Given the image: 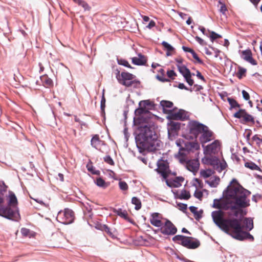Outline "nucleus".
<instances>
[{
    "instance_id": "obj_6",
    "label": "nucleus",
    "mask_w": 262,
    "mask_h": 262,
    "mask_svg": "<svg viewBox=\"0 0 262 262\" xmlns=\"http://www.w3.org/2000/svg\"><path fill=\"white\" fill-rule=\"evenodd\" d=\"M56 219L58 222L63 224H69L74 220V214L73 211L69 209L58 212Z\"/></svg>"
},
{
    "instance_id": "obj_49",
    "label": "nucleus",
    "mask_w": 262,
    "mask_h": 262,
    "mask_svg": "<svg viewBox=\"0 0 262 262\" xmlns=\"http://www.w3.org/2000/svg\"><path fill=\"white\" fill-rule=\"evenodd\" d=\"M194 59H195L199 63H202L203 61L200 59V58L198 57V55L195 53L194 51H193L191 53Z\"/></svg>"
},
{
    "instance_id": "obj_53",
    "label": "nucleus",
    "mask_w": 262,
    "mask_h": 262,
    "mask_svg": "<svg viewBox=\"0 0 262 262\" xmlns=\"http://www.w3.org/2000/svg\"><path fill=\"white\" fill-rule=\"evenodd\" d=\"M199 29L202 32V33L207 36H208V34L206 32V29L204 27L202 26H199Z\"/></svg>"
},
{
    "instance_id": "obj_21",
    "label": "nucleus",
    "mask_w": 262,
    "mask_h": 262,
    "mask_svg": "<svg viewBox=\"0 0 262 262\" xmlns=\"http://www.w3.org/2000/svg\"><path fill=\"white\" fill-rule=\"evenodd\" d=\"M150 223L154 226L160 227L162 226V223L159 217V214L157 213H153L150 219Z\"/></svg>"
},
{
    "instance_id": "obj_17",
    "label": "nucleus",
    "mask_w": 262,
    "mask_h": 262,
    "mask_svg": "<svg viewBox=\"0 0 262 262\" xmlns=\"http://www.w3.org/2000/svg\"><path fill=\"white\" fill-rule=\"evenodd\" d=\"M167 186L169 187L178 188L181 186L182 182L184 181L182 177H175L172 179H165Z\"/></svg>"
},
{
    "instance_id": "obj_10",
    "label": "nucleus",
    "mask_w": 262,
    "mask_h": 262,
    "mask_svg": "<svg viewBox=\"0 0 262 262\" xmlns=\"http://www.w3.org/2000/svg\"><path fill=\"white\" fill-rule=\"evenodd\" d=\"M234 117L240 119L241 122L243 124L247 123H254V118L250 114H248L244 110H239L234 114Z\"/></svg>"
},
{
    "instance_id": "obj_2",
    "label": "nucleus",
    "mask_w": 262,
    "mask_h": 262,
    "mask_svg": "<svg viewBox=\"0 0 262 262\" xmlns=\"http://www.w3.org/2000/svg\"><path fill=\"white\" fill-rule=\"evenodd\" d=\"M139 133L136 137L137 147L140 152L145 150L154 151L161 146V142L153 128L147 125L141 126Z\"/></svg>"
},
{
    "instance_id": "obj_39",
    "label": "nucleus",
    "mask_w": 262,
    "mask_h": 262,
    "mask_svg": "<svg viewBox=\"0 0 262 262\" xmlns=\"http://www.w3.org/2000/svg\"><path fill=\"white\" fill-rule=\"evenodd\" d=\"M229 103L232 108L239 107V105L237 102L234 99L228 98Z\"/></svg>"
},
{
    "instance_id": "obj_60",
    "label": "nucleus",
    "mask_w": 262,
    "mask_h": 262,
    "mask_svg": "<svg viewBox=\"0 0 262 262\" xmlns=\"http://www.w3.org/2000/svg\"><path fill=\"white\" fill-rule=\"evenodd\" d=\"M205 52L208 55H212V52L207 48H205Z\"/></svg>"
},
{
    "instance_id": "obj_44",
    "label": "nucleus",
    "mask_w": 262,
    "mask_h": 262,
    "mask_svg": "<svg viewBox=\"0 0 262 262\" xmlns=\"http://www.w3.org/2000/svg\"><path fill=\"white\" fill-rule=\"evenodd\" d=\"M118 63L120 65H122L126 67H130L128 62L124 59H118Z\"/></svg>"
},
{
    "instance_id": "obj_63",
    "label": "nucleus",
    "mask_w": 262,
    "mask_h": 262,
    "mask_svg": "<svg viewBox=\"0 0 262 262\" xmlns=\"http://www.w3.org/2000/svg\"><path fill=\"white\" fill-rule=\"evenodd\" d=\"M143 19L144 21L147 22L149 20V17L147 16H143Z\"/></svg>"
},
{
    "instance_id": "obj_50",
    "label": "nucleus",
    "mask_w": 262,
    "mask_h": 262,
    "mask_svg": "<svg viewBox=\"0 0 262 262\" xmlns=\"http://www.w3.org/2000/svg\"><path fill=\"white\" fill-rule=\"evenodd\" d=\"M167 76L171 78H173V77L176 75L175 72L173 70L168 71L167 72Z\"/></svg>"
},
{
    "instance_id": "obj_40",
    "label": "nucleus",
    "mask_w": 262,
    "mask_h": 262,
    "mask_svg": "<svg viewBox=\"0 0 262 262\" xmlns=\"http://www.w3.org/2000/svg\"><path fill=\"white\" fill-rule=\"evenodd\" d=\"M105 103V99L104 97V90H103V93H102V98L101 100V106H100L101 111L102 112H103L104 111Z\"/></svg>"
},
{
    "instance_id": "obj_32",
    "label": "nucleus",
    "mask_w": 262,
    "mask_h": 262,
    "mask_svg": "<svg viewBox=\"0 0 262 262\" xmlns=\"http://www.w3.org/2000/svg\"><path fill=\"white\" fill-rule=\"evenodd\" d=\"M17 203V201L16 196L14 194L12 193L9 195V204L15 206Z\"/></svg>"
},
{
    "instance_id": "obj_47",
    "label": "nucleus",
    "mask_w": 262,
    "mask_h": 262,
    "mask_svg": "<svg viewBox=\"0 0 262 262\" xmlns=\"http://www.w3.org/2000/svg\"><path fill=\"white\" fill-rule=\"evenodd\" d=\"M193 185L196 187H199L200 188H202L203 187V184L198 179H195L194 180V182Z\"/></svg>"
},
{
    "instance_id": "obj_30",
    "label": "nucleus",
    "mask_w": 262,
    "mask_h": 262,
    "mask_svg": "<svg viewBox=\"0 0 262 262\" xmlns=\"http://www.w3.org/2000/svg\"><path fill=\"white\" fill-rule=\"evenodd\" d=\"M213 172L210 169L202 170L200 171L201 177L204 178H207L212 176Z\"/></svg>"
},
{
    "instance_id": "obj_22",
    "label": "nucleus",
    "mask_w": 262,
    "mask_h": 262,
    "mask_svg": "<svg viewBox=\"0 0 262 262\" xmlns=\"http://www.w3.org/2000/svg\"><path fill=\"white\" fill-rule=\"evenodd\" d=\"M103 144V142L99 140L98 135H95V136H94L91 140L92 146L97 149H100V146Z\"/></svg>"
},
{
    "instance_id": "obj_29",
    "label": "nucleus",
    "mask_w": 262,
    "mask_h": 262,
    "mask_svg": "<svg viewBox=\"0 0 262 262\" xmlns=\"http://www.w3.org/2000/svg\"><path fill=\"white\" fill-rule=\"evenodd\" d=\"M132 203L135 205V209L139 210L141 207V203L140 200L137 197H133L132 199Z\"/></svg>"
},
{
    "instance_id": "obj_38",
    "label": "nucleus",
    "mask_w": 262,
    "mask_h": 262,
    "mask_svg": "<svg viewBox=\"0 0 262 262\" xmlns=\"http://www.w3.org/2000/svg\"><path fill=\"white\" fill-rule=\"evenodd\" d=\"M119 187L122 190H127L128 189V185L127 183L124 181H119Z\"/></svg>"
},
{
    "instance_id": "obj_3",
    "label": "nucleus",
    "mask_w": 262,
    "mask_h": 262,
    "mask_svg": "<svg viewBox=\"0 0 262 262\" xmlns=\"http://www.w3.org/2000/svg\"><path fill=\"white\" fill-rule=\"evenodd\" d=\"M204 154L205 156L202 158V161L205 164L211 165L217 172H221L227 167L225 160L220 161L216 157L211 156L217 154L221 149V142L216 140L212 143L206 146L203 145Z\"/></svg>"
},
{
    "instance_id": "obj_57",
    "label": "nucleus",
    "mask_w": 262,
    "mask_h": 262,
    "mask_svg": "<svg viewBox=\"0 0 262 262\" xmlns=\"http://www.w3.org/2000/svg\"><path fill=\"white\" fill-rule=\"evenodd\" d=\"M178 88L180 89H185V90H188V89H187L185 85H184V84L183 83H179V85H178Z\"/></svg>"
},
{
    "instance_id": "obj_14",
    "label": "nucleus",
    "mask_w": 262,
    "mask_h": 262,
    "mask_svg": "<svg viewBox=\"0 0 262 262\" xmlns=\"http://www.w3.org/2000/svg\"><path fill=\"white\" fill-rule=\"evenodd\" d=\"M161 227V232L165 235H173L177 231L174 225L169 220H167L165 224Z\"/></svg>"
},
{
    "instance_id": "obj_35",
    "label": "nucleus",
    "mask_w": 262,
    "mask_h": 262,
    "mask_svg": "<svg viewBox=\"0 0 262 262\" xmlns=\"http://www.w3.org/2000/svg\"><path fill=\"white\" fill-rule=\"evenodd\" d=\"M190 195L189 192L185 190H182L180 194V199L187 200L190 198Z\"/></svg>"
},
{
    "instance_id": "obj_16",
    "label": "nucleus",
    "mask_w": 262,
    "mask_h": 262,
    "mask_svg": "<svg viewBox=\"0 0 262 262\" xmlns=\"http://www.w3.org/2000/svg\"><path fill=\"white\" fill-rule=\"evenodd\" d=\"M4 213L6 218L13 221H17L20 218V215L17 208H15L14 210L10 208H7L4 211Z\"/></svg>"
},
{
    "instance_id": "obj_31",
    "label": "nucleus",
    "mask_w": 262,
    "mask_h": 262,
    "mask_svg": "<svg viewBox=\"0 0 262 262\" xmlns=\"http://www.w3.org/2000/svg\"><path fill=\"white\" fill-rule=\"evenodd\" d=\"M21 234L25 236L29 237H31L33 236L34 233L31 231L29 229L25 228H23L21 229Z\"/></svg>"
},
{
    "instance_id": "obj_4",
    "label": "nucleus",
    "mask_w": 262,
    "mask_h": 262,
    "mask_svg": "<svg viewBox=\"0 0 262 262\" xmlns=\"http://www.w3.org/2000/svg\"><path fill=\"white\" fill-rule=\"evenodd\" d=\"M160 105L162 107L163 111L165 113H169V118L175 120H184L186 117L185 112L183 110H180L178 112L171 113L173 103L171 101L162 100L160 102Z\"/></svg>"
},
{
    "instance_id": "obj_18",
    "label": "nucleus",
    "mask_w": 262,
    "mask_h": 262,
    "mask_svg": "<svg viewBox=\"0 0 262 262\" xmlns=\"http://www.w3.org/2000/svg\"><path fill=\"white\" fill-rule=\"evenodd\" d=\"M181 244L185 247L191 249H195L199 246V242L192 241L190 237L186 236Z\"/></svg>"
},
{
    "instance_id": "obj_45",
    "label": "nucleus",
    "mask_w": 262,
    "mask_h": 262,
    "mask_svg": "<svg viewBox=\"0 0 262 262\" xmlns=\"http://www.w3.org/2000/svg\"><path fill=\"white\" fill-rule=\"evenodd\" d=\"M104 160L105 162L109 164L110 165H114V161L112 158L109 156H106L104 158Z\"/></svg>"
},
{
    "instance_id": "obj_56",
    "label": "nucleus",
    "mask_w": 262,
    "mask_h": 262,
    "mask_svg": "<svg viewBox=\"0 0 262 262\" xmlns=\"http://www.w3.org/2000/svg\"><path fill=\"white\" fill-rule=\"evenodd\" d=\"M227 9L225 5H222L220 8V12L224 14Z\"/></svg>"
},
{
    "instance_id": "obj_62",
    "label": "nucleus",
    "mask_w": 262,
    "mask_h": 262,
    "mask_svg": "<svg viewBox=\"0 0 262 262\" xmlns=\"http://www.w3.org/2000/svg\"><path fill=\"white\" fill-rule=\"evenodd\" d=\"M58 178L57 179H59L61 182L63 181V175L60 173H59L58 174Z\"/></svg>"
},
{
    "instance_id": "obj_34",
    "label": "nucleus",
    "mask_w": 262,
    "mask_h": 262,
    "mask_svg": "<svg viewBox=\"0 0 262 262\" xmlns=\"http://www.w3.org/2000/svg\"><path fill=\"white\" fill-rule=\"evenodd\" d=\"M208 31L210 33V35L209 37H210V39L212 42H213L215 39L217 38L222 37L221 35L216 33L214 31H210L209 30H208Z\"/></svg>"
},
{
    "instance_id": "obj_46",
    "label": "nucleus",
    "mask_w": 262,
    "mask_h": 262,
    "mask_svg": "<svg viewBox=\"0 0 262 262\" xmlns=\"http://www.w3.org/2000/svg\"><path fill=\"white\" fill-rule=\"evenodd\" d=\"M195 39L196 41L201 46H204L206 44V42L199 36H195Z\"/></svg>"
},
{
    "instance_id": "obj_43",
    "label": "nucleus",
    "mask_w": 262,
    "mask_h": 262,
    "mask_svg": "<svg viewBox=\"0 0 262 262\" xmlns=\"http://www.w3.org/2000/svg\"><path fill=\"white\" fill-rule=\"evenodd\" d=\"M185 237V236L183 235H178L173 237V240L178 242L180 244H182Z\"/></svg>"
},
{
    "instance_id": "obj_8",
    "label": "nucleus",
    "mask_w": 262,
    "mask_h": 262,
    "mask_svg": "<svg viewBox=\"0 0 262 262\" xmlns=\"http://www.w3.org/2000/svg\"><path fill=\"white\" fill-rule=\"evenodd\" d=\"M184 147L179 149V153L176 155L177 157L178 156H186V155L189 151H194L200 149V145L198 142L196 141L192 142H185L184 143Z\"/></svg>"
},
{
    "instance_id": "obj_61",
    "label": "nucleus",
    "mask_w": 262,
    "mask_h": 262,
    "mask_svg": "<svg viewBox=\"0 0 262 262\" xmlns=\"http://www.w3.org/2000/svg\"><path fill=\"white\" fill-rule=\"evenodd\" d=\"M250 2L255 6H256L260 0H250Z\"/></svg>"
},
{
    "instance_id": "obj_27",
    "label": "nucleus",
    "mask_w": 262,
    "mask_h": 262,
    "mask_svg": "<svg viewBox=\"0 0 262 262\" xmlns=\"http://www.w3.org/2000/svg\"><path fill=\"white\" fill-rule=\"evenodd\" d=\"M73 1L77 4L79 6H81L84 11L89 10L90 7L89 5L85 1L82 0H73Z\"/></svg>"
},
{
    "instance_id": "obj_59",
    "label": "nucleus",
    "mask_w": 262,
    "mask_h": 262,
    "mask_svg": "<svg viewBox=\"0 0 262 262\" xmlns=\"http://www.w3.org/2000/svg\"><path fill=\"white\" fill-rule=\"evenodd\" d=\"M179 15L182 18L185 19L187 16V14L182 12H179Z\"/></svg>"
},
{
    "instance_id": "obj_26",
    "label": "nucleus",
    "mask_w": 262,
    "mask_h": 262,
    "mask_svg": "<svg viewBox=\"0 0 262 262\" xmlns=\"http://www.w3.org/2000/svg\"><path fill=\"white\" fill-rule=\"evenodd\" d=\"M95 183L99 187L105 188L108 186V183L105 182L104 180L101 178H97L95 181Z\"/></svg>"
},
{
    "instance_id": "obj_12",
    "label": "nucleus",
    "mask_w": 262,
    "mask_h": 262,
    "mask_svg": "<svg viewBox=\"0 0 262 262\" xmlns=\"http://www.w3.org/2000/svg\"><path fill=\"white\" fill-rule=\"evenodd\" d=\"M134 76L127 72H122L118 77L119 82L126 86H130L134 82Z\"/></svg>"
},
{
    "instance_id": "obj_58",
    "label": "nucleus",
    "mask_w": 262,
    "mask_h": 262,
    "mask_svg": "<svg viewBox=\"0 0 262 262\" xmlns=\"http://www.w3.org/2000/svg\"><path fill=\"white\" fill-rule=\"evenodd\" d=\"M6 189V186L4 184H3L2 185H0V192H2L3 191H5Z\"/></svg>"
},
{
    "instance_id": "obj_33",
    "label": "nucleus",
    "mask_w": 262,
    "mask_h": 262,
    "mask_svg": "<svg viewBox=\"0 0 262 262\" xmlns=\"http://www.w3.org/2000/svg\"><path fill=\"white\" fill-rule=\"evenodd\" d=\"M246 72V70L245 68H242V67H239L238 68V71H237V72L236 73V76L239 79H242V77L244 76H245Z\"/></svg>"
},
{
    "instance_id": "obj_54",
    "label": "nucleus",
    "mask_w": 262,
    "mask_h": 262,
    "mask_svg": "<svg viewBox=\"0 0 262 262\" xmlns=\"http://www.w3.org/2000/svg\"><path fill=\"white\" fill-rule=\"evenodd\" d=\"M156 25V24H155V22L151 20L149 21V23L148 24V25L146 26V27L148 29H151L152 27H154V26H155Z\"/></svg>"
},
{
    "instance_id": "obj_41",
    "label": "nucleus",
    "mask_w": 262,
    "mask_h": 262,
    "mask_svg": "<svg viewBox=\"0 0 262 262\" xmlns=\"http://www.w3.org/2000/svg\"><path fill=\"white\" fill-rule=\"evenodd\" d=\"M162 45L168 51H172L174 49L170 44L166 41H163Z\"/></svg>"
},
{
    "instance_id": "obj_36",
    "label": "nucleus",
    "mask_w": 262,
    "mask_h": 262,
    "mask_svg": "<svg viewBox=\"0 0 262 262\" xmlns=\"http://www.w3.org/2000/svg\"><path fill=\"white\" fill-rule=\"evenodd\" d=\"M116 212L119 216L124 219H127V213L125 210H122V209H119L116 210Z\"/></svg>"
},
{
    "instance_id": "obj_55",
    "label": "nucleus",
    "mask_w": 262,
    "mask_h": 262,
    "mask_svg": "<svg viewBox=\"0 0 262 262\" xmlns=\"http://www.w3.org/2000/svg\"><path fill=\"white\" fill-rule=\"evenodd\" d=\"M183 142H184L183 141L182 142L180 140H178L176 141V143L177 145L180 147L179 149L180 148H182V147H183L182 146V143H183Z\"/></svg>"
},
{
    "instance_id": "obj_52",
    "label": "nucleus",
    "mask_w": 262,
    "mask_h": 262,
    "mask_svg": "<svg viewBox=\"0 0 262 262\" xmlns=\"http://www.w3.org/2000/svg\"><path fill=\"white\" fill-rule=\"evenodd\" d=\"M182 49L184 51H185L186 52H189L191 54L194 51L192 49H191L188 47H186L185 46H183Z\"/></svg>"
},
{
    "instance_id": "obj_20",
    "label": "nucleus",
    "mask_w": 262,
    "mask_h": 262,
    "mask_svg": "<svg viewBox=\"0 0 262 262\" xmlns=\"http://www.w3.org/2000/svg\"><path fill=\"white\" fill-rule=\"evenodd\" d=\"M132 60L134 64L138 66L143 65L146 62L145 57L141 54H139L138 57H133Z\"/></svg>"
},
{
    "instance_id": "obj_64",
    "label": "nucleus",
    "mask_w": 262,
    "mask_h": 262,
    "mask_svg": "<svg viewBox=\"0 0 262 262\" xmlns=\"http://www.w3.org/2000/svg\"><path fill=\"white\" fill-rule=\"evenodd\" d=\"M34 201H35L36 202L39 203L40 204L42 205H44L45 203L42 201L41 200H38V199H34Z\"/></svg>"
},
{
    "instance_id": "obj_42",
    "label": "nucleus",
    "mask_w": 262,
    "mask_h": 262,
    "mask_svg": "<svg viewBox=\"0 0 262 262\" xmlns=\"http://www.w3.org/2000/svg\"><path fill=\"white\" fill-rule=\"evenodd\" d=\"M252 140L255 141L256 144L259 145H260L262 143V139H261L260 136L257 135H255L253 136Z\"/></svg>"
},
{
    "instance_id": "obj_13",
    "label": "nucleus",
    "mask_w": 262,
    "mask_h": 262,
    "mask_svg": "<svg viewBox=\"0 0 262 262\" xmlns=\"http://www.w3.org/2000/svg\"><path fill=\"white\" fill-rule=\"evenodd\" d=\"M180 129V124L178 122L171 121L167 125L168 136L170 140H173L178 135Z\"/></svg>"
},
{
    "instance_id": "obj_19",
    "label": "nucleus",
    "mask_w": 262,
    "mask_h": 262,
    "mask_svg": "<svg viewBox=\"0 0 262 262\" xmlns=\"http://www.w3.org/2000/svg\"><path fill=\"white\" fill-rule=\"evenodd\" d=\"M139 104L140 108L137 110L136 111L141 114L147 111V110L150 109L152 106L151 102L148 100L141 101Z\"/></svg>"
},
{
    "instance_id": "obj_24",
    "label": "nucleus",
    "mask_w": 262,
    "mask_h": 262,
    "mask_svg": "<svg viewBox=\"0 0 262 262\" xmlns=\"http://www.w3.org/2000/svg\"><path fill=\"white\" fill-rule=\"evenodd\" d=\"M220 181V179L218 177H211L209 180H206L205 182L207 183L211 187H216Z\"/></svg>"
},
{
    "instance_id": "obj_51",
    "label": "nucleus",
    "mask_w": 262,
    "mask_h": 262,
    "mask_svg": "<svg viewBox=\"0 0 262 262\" xmlns=\"http://www.w3.org/2000/svg\"><path fill=\"white\" fill-rule=\"evenodd\" d=\"M196 77L198 78H199L200 79L204 81L205 78H204V76L201 74V73L199 71H196Z\"/></svg>"
},
{
    "instance_id": "obj_7",
    "label": "nucleus",
    "mask_w": 262,
    "mask_h": 262,
    "mask_svg": "<svg viewBox=\"0 0 262 262\" xmlns=\"http://www.w3.org/2000/svg\"><path fill=\"white\" fill-rule=\"evenodd\" d=\"M179 162L185 165L186 168L192 172L198 171L199 167V162L196 160H188L186 156H178L177 157Z\"/></svg>"
},
{
    "instance_id": "obj_37",
    "label": "nucleus",
    "mask_w": 262,
    "mask_h": 262,
    "mask_svg": "<svg viewBox=\"0 0 262 262\" xmlns=\"http://www.w3.org/2000/svg\"><path fill=\"white\" fill-rule=\"evenodd\" d=\"M203 192H207V190L204 189L202 191H201L196 190L194 192V195L196 198H197L199 200H201L202 196H203Z\"/></svg>"
},
{
    "instance_id": "obj_9",
    "label": "nucleus",
    "mask_w": 262,
    "mask_h": 262,
    "mask_svg": "<svg viewBox=\"0 0 262 262\" xmlns=\"http://www.w3.org/2000/svg\"><path fill=\"white\" fill-rule=\"evenodd\" d=\"M214 139L213 133L206 125L204 129L201 132L199 140L203 144Z\"/></svg>"
},
{
    "instance_id": "obj_5",
    "label": "nucleus",
    "mask_w": 262,
    "mask_h": 262,
    "mask_svg": "<svg viewBox=\"0 0 262 262\" xmlns=\"http://www.w3.org/2000/svg\"><path fill=\"white\" fill-rule=\"evenodd\" d=\"M187 126L189 131L188 138L191 139H196L206 126L205 125L195 120H190Z\"/></svg>"
},
{
    "instance_id": "obj_25",
    "label": "nucleus",
    "mask_w": 262,
    "mask_h": 262,
    "mask_svg": "<svg viewBox=\"0 0 262 262\" xmlns=\"http://www.w3.org/2000/svg\"><path fill=\"white\" fill-rule=\"evenodd\" d=\"M190 211L194 214L195 219L199 220L202 217V211H198V208L194 206H190L189 207Z\"/></svg>"
},
{
    "instance_id": "obj_15",
    "label": "nucleus",
    "mask_w": 262,
    "mask_h": 262,
    "mask_svg": "<svg viewBox=\"0 0 262 262\" xmlns=\"http://www.w3.org/2000/svg\"><path fill=\"white\" fill-rule=\"evenodd\" d=\"M158 168L157 170L158 173H161V176L164 179L168 177L169 172V167L167 163L162 160L159 161L157 163Z\"/></svg>"
},
{
    "instance_id": "obj_23",
    "label": "nucleus",
    "mask_w": 262,
    "mask_h": 262,
    "mask_svg": "<svg viewBox=\"0 0 262 262\" xmlns=\"http://www.w3.org/2000/svg\"><path fill=\"white\" fill-rule=\"evenodd\" d=\"M242 57L245 60L254 64L252 57V53L250 50H246L242 52Z\"/></svg>"
},
{
    "instance_id": "obj_28",
    "label": "nucleus",
    "mask_w": 262,
    "mask_h": 262,
    "mask_svg": "<svg viewBox=\"0 0 262 262\" xmlns=\"http://www.w3.org/2000/svg\"><path fill=\"white\" fill-rule=\"evenodd\" d=\"M245 166L247 168H248L251 170H259L260 168L254 162H247L245 163Z\"/></svg>"
},
{
    "instance_id": "obj_1",
    "label": "nucleus",
    "mask_w": 262,
    "mask_h": 262,
    "mask_svg": "<svg viewBox=\"0 0 262 262\" xmlns=\"http://www.w3.org/2000/svg\"><path fill=\"white\" fill-rule=\"evenodd\" d=\"M251 192L239 185L236 180L233 179L227 189L223 192L222 199H214L212 207L220 209L211 213L213 222L223 231L235 239L243 241L254 240L253 236L248 232L253 228V221L251 217L241 221L237 219H224V212L221 209L230 210L229 215L238 217L243 215V208L250 205L248 197Z\"/></svg>"
},
{
    "instance_id": "obj_48",
    "label": "nucleus",
    "mask_w": 262,
    "mask_h": 262,
    "mask_svg": "<svg viewBox=\"0 0 262 262\" xmlns=\"http://www.w3.org/2000/svg\"><path fill=\"white\" fill-rule=\"evenodd\" d=\"M242 95H243V97L245 100H248L250 99L249 94L245 90L242 91Z\"/></svg>"
},
{
    "instance_id": "obj_11",
    "label": "nucleus",
    "mask_w": 262,
    "mask_h": 262,
    "mask_svg": "<svg viewBox=\"0 0 262 262\" xmlns=\"http://www.w3.org/2000/svg\"><path fill=\"white\" fill-rule=\"evenodd\" d=\"M177 67L179 71L183 75L188 84L190 86L192 85L194 83V81L193 80L191 79L192 74L190 73L189 70L184 65L178 64ZM192 75H194V74H192Z\"/></svg>"
}]
</instances>
